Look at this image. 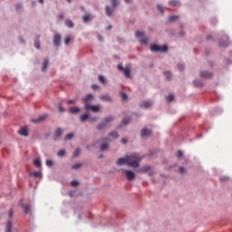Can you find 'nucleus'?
<instances>
[{
    "instance_id": "ddd939ff",
    "label": "nucleus",
    "mask_w": 232,
    "mask_h": 232,
    "mask_svg": "<svg viewBox=\"0 0 232 232\" xmlns=\"http://www.w3.org/2000/svg\"><path fill=\"white\" fill-rule=\"evenodd\" d=\"M53 44H54V46H59V44H61V35L60 34H55L54 35Z\"/></svg>"
},
{
    "instance_id": "6ab92c4d",
    "label": "nucleus",
    "mask_w": 232,
    "mask_h": 232,
    "mask_svg": "<svg viewBox=\"0 0 232 232\" xmlns=\"http://www.w3.org/2000/svg\"><path fill=\"white\" fill-rule=\"evenodd\" d=\"M5 232H12V221L10 220L5 225Z\"/></svg>"
},
{
    "instance_id": "6e6552de",
    "label": "nucleus",
    "mask_w": 232,
    "mask_h": 232,
    "mask_svg": "<svg viewBox=\"0 0 232 232\" xmlns=\"http://www.w3.org/2000/svg\"><path fill=\"white\" fill-rule=\"evenodd\" d=\"M108 142H110V139L104 138L102 140V143L101 145V150L102 151H106V150H108Z\"/></svg>"
},
{
    "instance_id": "a19ab883",
    "label": "nucleus",
    "mask_w": 232,
    "mask_h": 232,
    "mask_svg": "<svg viewBox=\"0 0 232 232\" xmlns=\"http://www.w3.org/2000/svg\"><path fill=\"white\" fill-rule=\"evenodd\" d=\"M70 139H73V133H69L65 136V140H70Z\"/></svg>"
},
{
    "instance_id": "de8ad7c7",
    "label": "nucleus",
    "mask_w": 232,
    "mask_h": 232,
    "mask_svg": "<svg viewBox=\"0 0 232 232\" xmlns=\"http://www.w3.org/2000/svg\"><path fill=\"white\" fill-rule=\"evenodd\" d=\"M113 8H117V0H111Z\"/></svg>"
},
{
    "instance_id": "4468645a",
    "label": "nucleus",
    "mask_w": 232,
    "mask_h": 232,
    "mask_svg": "<svg viewBox=\"0 0 232 232\" xmlns=\"http://www.w3.org/2000/svg\"><path fill=\"white\" fill-rule=\"evenodd\" d=\"M47 117H48V114H45V115L40 116L37 119H34L31 121L32 122H43V121H44V119H47Z\"/></svg>"
},
{
    "instance_id": "2f4dec72",
    "label": "nucleus",
    "mask_w": 232,
    "mask_h": 232,
    "mask_svg": "<svg viewBox=\"0 0 232 232\" xmlns=\"http://www.w3.org/2000/svg\"><path fill=\"white\" fill-rule=\"evenodd\" d=\"M23 208H24V213H30V206L24 205Z\"/></svg>"
},
{
    "instance_id": "2eb2a0df",
    "label": "nucleus",
    "mask_w": 232,
    "mask_h": 232,
    "mask_svg": "<svg viewBox=\"0 0 232 232\" xmlns=\"http://www.w3.org/2000/svg\"><path fill=\"white\" fill-rule=\"evenodd\" d=\"M69 111L72 113V115H75V113H79V111H81V109L79 107H72L69 109Z\"/></svg>"
},
{
    "instance_id": "f704fd0d",
    "label": "nucleus",
    "mask_w": 232,
    "mask_h": 232,
    "mask_svg": "<svg viewBox=\"0 0 232 232\" xmlns=\"http://www.w3.org/2000/svg\"><path fill=\"white\" fill-rule=\"evenodd\" d=\"M164 75L166 76L167 81L171 79V73L169 72H165Z\"/></svg>"
},
{
    "instance_id": "58836bf2",
    "label": "nucleus",
    "mask_w": 232,
    "mask_h": 232,
    "mask_svg": "<svg viewBox=\"0 0 232 232\" xmlns=\"http://www.w3.org/2000/svg\"><path fill=\"white\" fill-rule=\"evenodd\" d=\"M130 118H123L122 121H121V124H129L130 123Z\"/></svg>"
},
{
    "instance_id": "393cba45",
    "label": "nucleus",
    "mask_w": 232,
    "mask_h": 232,
    "mask_svg": "<svg viewBox=\"0 0 232 232\" xmlns=\"http://www.w3.org/2000/svg\"><path fill=\"white\" fill-rule=\"evenodd\" d=\"M169 5H170L171 6H180V3H179V1H177V0H172V1H170V2H169Z\"/></svg>"
},
{
    "instance_id": "412c9836",
    "label": "nucleus",
    "mask_w": 232,
    "mask_h": 232,
    "mask_svg": "<svg viewBox=\"0 0 232 232\" xmlns=\"http://www.w3.org/2000/svg\"><path fill=\"white\" fill-rule=\"evenodd\" d=\"M109 137H111L112 139H119V133H117V131H111L109 133Z\"/></svg>"
},
{
    "instance_id": "5701e85b",
    "label": "nucleus",
    "mask_w": 232,
    "mask_h": 232,
    "mask_svg": "<svg viewBox=\"0 0 232 232\" xmlns=\"http://www.w3.org/2000/svg\"><path fill=\"white\" fill-rule=\"evenodd\" d=\"M105 11H106V14L109 16L111 15V14H113V9H111L110 6H106Z\"/></svg>"
},
{
    "instance_id": "ea45409f",
    "label": "nucleus",
    "mask_w": 232,
    "mask_h": 232,
    "mask_svg": "<svg viewBox=\"0 0 232 232\" xmlns=\"http://www.w3.org/2000/svg\"><path fill=\"white\" fill-rule=\"evenodd\" d=\"M71 186H72V188H76V186H79V181H77V180H72V181L71 182Z\"/></svg>"
},
{
    "instance_id": "473e14b6",
    "label": "nucleus",
    "mask_w": 232,
    "mask_h": 232,
    "mask_svg": "<svg viewBox=\"0 0 232 232\" xmlns=\"http://www.w3.org/2000/svg\"><path fill=\"white\" fill-rule=\"evenodd\" d=\"M136 37H144V32L137 31L135 34Z\"/></svg>"
},
{
    "instance_id": "c756f323",
    "label": "nucleus",
    "mask_w": 232,
    "mask_h": 232,
    "mask_svg": "<svg viewBox=\"0 0 232 232\" xmlns=\"http://www.w3.org/2000/svg\"><path fill=\"white\" fill-rule=\"evenodd\" d=\"M58 157H64V155H66V150H60L59 151H58Z\"/></svg>"
},
{
    "instance_id": "1a4fd4ad",
    "label": "nucleus",
    "mask_w": 232,
    "mask_h": 232,
    "mask_svg": "<svg viewBox=\"0 0 232 232\" xmlns=\"http://www.w3.org/2000/svg\"><path fill=\"white\" fill-rule=\"evenodd\" d=\"M18 135H21L22 137H28V128L27 127H22L18 130Z\"/></svg>"
},
{
    "instance_id": "338daca9",
    "label": "nucleus",
    "mask_w": 232,
    "mask_h": 232,
    "mask_svg": "<svg viewBox=\"0 0 232 232\" xmlns=\"http://www.w3.org/2000/svg\"><path fill=\"white\" fill-rule=\"evenodd\" d=\"M125 3H130V0H125Z\"/></svg>"
},
{
    "instance_id": "9b49d317",
    "label": "nucleus",
    "mask_w": 232,
    "mask_h": 232,
    "mask_svg": "<svg viewBox=\"0 0 232 232\" xmlns=\"http://www.w3.org/2000/svg\"><path fill=\"white\" fill-rule=\"evenodd\" d=\"M140 135L141 137H150V135H151V130L144 128L141 130Z\"/></svg>"
},
{
    "instance_id": "f03ea898",
    "label": "nucleus",
    "mask_w": 232,
    "mask_h": 232,
    "mask_svg": "<svg viewBox=\"0 0 232 232\" xmlns=\"http://www.w3.org/2000/svg\"><path fill=\"white\" fill-rule=\"evenodd\" d=\"M115 118L113 116L104 118L103 121L97 126V130H104V128L108 126V123L111 122Z\"/></svg>"
},
{
    "instance_id": "b1692460",
    "label": "nucleus",
    "mask_w": 232,
    "mask_h": 232,
    "mask_svg": "<svg viewBox=\"0 0 232 232\" xmlns=\"http://www.w3.org/2000/svg\"><path fill=\"white\" fill-rule=\"evenodd\" d=\"M88 119H90V116L88 114H82L81 117H80V121L82 122H84V121H88Z\"/></svg>"
},
{
    "instance_id": "5fc2aeb1",
    "label": "nucleus",
    "mask_w": 232,
    "mask_h": 232,
    "mask_svg": "<svg viewBox=\"0 0 232 232\" xmlns=\"http://www.w3.org/2000/svg\"><path fill=\"white\" fill-rule=\"evenodd\" d=\"M118 70H120V72H124V67H122V65L121 64H119L118 65Z\"/></svg>"
},
{
    "instance_id": "4d7b16f0",
    "label": "nucleus",
    "mask_w": 232,
    "mask_h": 232,
    "mask_svg": "<svg viewBox=\"0 0 232 232\" xmlns=\"http://www.w3.org/2000/svg\"><path fill=\"white\" fill-rule=\"evenodd\" d=\"M179 173H186V169L182 167L179 169Z\"/></svg>"
},
{
    "instance_id": "a18cd8bd",
    "label": "nucleus",
    "mask_w": 232,
    "mask_h": 232,
    "mask_svg": "<svg viewBox=\"0 0 232 232\" xmlns=\"http://www.w3.org/2000/svg\"><path fill=\"white\" fill-rule=\"evenodd\" d=\"M72 42V38L71 37H66L64 40V43L66 45L70 44V43Z\"/></svg>"
},
{
    "instance_id": "39448f33",
    "label": "nucleus",
    "mask_w": 232,
    "mask_h": 232,
    "mask_svg": "<svg viewBox=\"0 0 232 232\" xmlns=\"http://www.w3.org/2000/svg\"><path fill=\"white\" fill-rule=\"evenodd\" d=\"M87 111H93V113H99L101 111V107L99 105H87L84 107Z\"/></svg>"
},
{
    "instance_id": "0eeeda50",
    "label": "nucleus",
    "mask_w": 232,
    "mask_h": 232,
    "mask_svg": "<svg viewBox=\"0 0 232 232\" xmlns=\"http://www.w3.org/2000/svg\"><path fill=\"white\" fill-rule=\"evenodd\" d=\"M100 101H102V102H111L112 99L110 94H102L99 97Z\"/></svg>"
},
{
    "instance_id": "bf43d9fd",
    "label": "nucleus",
    "mask_w": 232,
    "mask_h": 232,
    "mask_svg": "<svg viewBox=\"0 0 232 232\" xmlns=\"http://www.w3.org/2000/svg\"><path fill=\"white\" fill-rule=\"evenodd\" d=\"M58 109H59L60 113L64 112V109L63 108V106L59 105Z\"/></svg>"
},
{
    "instance_id": "cd10ccee",
    "label": "nucleus",
    "mask_w": 232,
    "mask_h": 232,
    "mask_svg": "<svg viewBox=\"0 0 232 232\" xmlns=\"http://www.w3.org/2000/svg\"><path fill=\"white\" fill-rule=\"evenodd\" d=\"M65 24L68 26V28H73V23L70 20H66Z\"/></svg>"
},
{
    "instance_id": "6e6d98bb",
    "label": "nucleus",
    "mask_w": 232,
    "mask_h": 232,
    "mask_svg": "<svg viewBox=\"0 0 232 232\" xmlns=\"http://www.w3.org/2000/svg\"><path fill=\"white\" fill-rule=\"evenodd\" d=\"M76 102H77V101H75V100H69V101L67 102V104H75Z\"/></svg>"
},
{
    "instance_id": "8fccbe9b",
    "label": "nucleus",
    "mask_w": 232,
    "mask_h": 232,
    "mask_svg": "<svg viewBox=\"0 0 232 232\" xmlns=\"http://www.w3.org/2000/svg\"><path fill=\"white\" fill-rule=\"evenodd\" d=\"M157 8L160 12V14H164V8L162 6L158 5Z\"/></svg>"
},
{
    "instance_id": "79ce46f5",
    "label": "nucleus",
    "mask_w": 232,
    "mask_h": 232,
    "mask_svg": "<svg viewBox=\"0 0 232 232\" xmlns=\"http://www.w3.org/2000/svg\"><path fill=\"white\" fill-rule=\"evenodd\" d=\"M34 46H35V48H37V50H39L41 48V43L39 42V40L35 41Z\"/></svg>"
},
{
    "instance_id": "4c0bfd02",
    "label": "nucleus",
    "mask_w": 232,
    "mask_h": 232,
    "mask_svg": "<svg viewBox=\"0 0 232 232\" xmlns=\"http://www.w3.org/2000/svg\"><path fill=\"white\" fill-rule=\"evenodd\" d=\"M82 21L83 23H88V21H90V14L82 16Z\"/></svg>"
},
{
    "instance_id": "774afa93",
    "label": "nucleus",
    "mask_w": 232,
    "mask_h": 232,
    "mask_svg": "<svg viewBox=\"0 0 232 232\" xmlns=\"http://www.w3.org/2000/svg\"><path fill=\"white\" fill-rule=\"evenodd\" d=\"M69 3H72V0H67Z\"/></svg>"
},
{
    "instance_id": "bb28decb",
    "label": "nucleus",
    "mask_w": 232,
    "mask_h": 232,
    "mask_svg": "<svg viewBox=\"0 0 232 232\" xmlns=\"http://www.w3.org/2000/svg\"><path fill=\"white\" fill-rule=\"evenodd\" d=\"M34 164L36 168H41V160L39 159L34 160Z\"/></svg>"
},
{
    "instance_id": "49530a36",
    "label": "nucleus",
    "mask_w": 232,
    "mask_h": 232,
    "mask_svg": "<svg viewBox=\"0 0 232 232\" xmlns=\"http://www.w3.org/2000/svg\"><path fill=\"white\" fill-rule=\"evenodd\" d=\"M53 165V162L50 160H46V166H48L49 168L52 167Z\"/></svg>"
},
{
    "instance_id": "3c124183",
    "label": "nucleus",
    "mask_w": 232,
    "mask_h": 232,
    "mask_svg": "<svg viewBox=\"0 0 232 232\" xmlns=\"http://www.w3.org/2000/svg\"><path fill=\"white\" fill-rule=\"evenodd\" d=\"M219 46H227V42H220L219 41Z\"/></svg>"
},
{
    "instance_id": "c85d7f7f",
    "label": "nucleus",
    "mask_w": 232,
    "mask_h": 232,
    "mask_svg": "<svg viewBox=\"0 0 232 232\" xmlns=\"http://www.w3.org/2000/svg\"><path fill=\"white\" fill-rule=\"evenodd\" d=\"M98 79H99L100 82H102V84H106V78H104V76L100 75L98 77Z\"/></svg>"
},
{
    "instance_id": "e2e57ef3",
    "label": "nucleus",
    "mask_w": 232,
    "mask_h": 232,
    "mask_svg": "<svg viewBox=\"0 0 232 232\" xmlns=\"http://www.w3.org/2000/svg\"><path fill=\"white\" fill-rule=\"evenodd\" d=\"M121 142H122V144H126V142H128V140L122 139V140H121Z\"/></svg>"
},
{
    "instance_id": "13d9d810",
    "label": "nucleus",
    "mask_w": 232,
    "mask_h": 232,
    "mask_svg": "<svg viewBox=\"0 0 232 232\" xmlns=\"http://www.w3.org/2000/svg\"><path fill=\"white\" fill-rule=\"evenodd\" d=\"M92 90H99V85H97V84H92Z\"/></svg>"
},
{
    "instance_id": "864d4df0",
    "label": "nucleus",
    "mask_w": 232,
    "mask_h": 232,
    "mask_svg": "<svg viewBox=\"0 0 232 232\" xmlns=\"http://www.w3.org/2000/svg\"><path fill=\"white\" fill-rule=\"evenodd\" d=\"M178 69L180 71V72H182V70H184V65H182V64H178Z\"/></svg>"
},
{
    "instance_id": "f3484780",
    "label": "nucleus",
    "mask_w": 232,
    "mask_h": 232,
    "mask_svg": "<svg viewBox=\"0 0 232 232\" xmlns=\"http://www.w3.org/2000/svg\"><path fill=\"white\" fill-rule=\"evenodd\" d=\"M151 104H153L151 102L147 101V102H142L140 103L141 108H150V106H151Z\"/></svg>"
},
{
    "instance_id": "69168bd1",
    "label": "nucleus",
    "mask_w": 232,
    "mask_h": 232,
    "mask_svg": "<svg viewBox=\"0 0 232 232\" xmlns=\"http://www.w3.org/2000/svg\"><path fill=\"white\" fill-rule=\"evenodd\" d=\"M39 3H41V5H43L44 3V0H38Z\"/></svg>"
},
{
    "instance_id": "7c9ffc66",
    "label": "nucleus",
    "mask_w": 232,
    "mask_h": 232,
    "mask_svg": "<svg viewBox=\"0 0 232 232\" xmlns=\"http://www.w3.org/2000/svg\"><path fill=\"white\" fill-rule=\"evenodd\" d=\"M168 102H172V101L175 99V96H173L172 94L169 95L166 97Z\"/></svg>"
},
{
    "instance_id": "603ef678",
    "label": "nucleus",
    "mask_w": 232,
    "mask_h": 232,
    "mask_svg": "<svg viewBox=\"0 0 232 232\" xmlns=\"http://www.w3.org/2000/svg\"><path fill=\"white\" fill-rule=\"evenodd\" d=\"M177 157H178V159H180V157H182V151L181 150H178Z\"/></svg>"
},
{
    "instance_id": "4be33fe9",
    "label": "nucleus",
    "mask_w": 232,
    "mask_h": 232,
    "mask_svg": "<svg viewBox=\"0 0 232 232\" xmlns=\"http://www.w3.org/2000/svg\"><path fill=\"white\" fill-rule=\"evenodd\" d=\"M46 68H48V59H44V61L43 63V66H42V71L44 72V70H46Z\"/></svg>"
},
{
    "instance_id": "052dcab7",
    "label": "nucleus",
    "mask_w": 232,
    "mask_h": 232,
    "mask_svg": "<svg viewBox=\"0 0 232 232\" xmlns=\"http://www.w3.org/2000/svg\"><path fill=\"white\" fill-rule=\"evenodd\" d=\"M14 7L16 8V10H20V8H21V4H16V5H14Z\"/></svg>"
},
{
    "instance_id": "0e129e2a",
    "label": "nucleus",
    "mask_w": 232,
    "mask_h": 232,
    "mask_svg": "<svg viewBox=\"0 0 232 232\" xmlns=\"http://www.w3.org/2000/svg\"><path fill=\"white\" fill-rule=\"evenodd\" d=\"M59 19H64V14H59Z\"/></svg>"
},
{
    "instance_id": "f257e3e1",
    "label": "nucleus",
    "mask_w": 232,
    "mask_h": 232,
    "mask_svg": "<svg viewBox=\"0 0 232 232\" xmlns=\"http://www.w3.org/2000/svg\"><path fill=\"white\" fill-rule=\"evenodd\" d=\"M142 160L138 154H132L130 156H127V165L130 166V168H139V163Z\"/></svg>"
},
{
    "instance_id": "72a5a7b5",
    "label": "nucleus",
    "mask_w": 232,
    "mask_h": 232,
    "mask_svg": "<svg viewBox=\"0 0 232 232\" xmlns=\"http://www.w3.org/2000/svg\"><path fill=\"white\" fill-rule=\"evenodd\" d=\"M79 155H81V149H77L74 153H73V157L74 159L79 157Z\"/></svg>"
},
{
    "instance_id": "680f3d73",
    "label": "nucleus",
    "mask_w": 232,
    "mask_h": 232,
    "mask_svg": "<svg viewBox=\"0 0 232 232\" xmlns=\"http://www.w3.org/2000/svg\"><path fill=\"white\" fill-rule=\"evenodd\" d=\"M89 121H91V122H95V121H97V118L92 117V118H90Z\"/></svg>"
},
{
    "instance_id": "423d86ee",
    "label": "nucleus",
    "mask_w": 232,
    "mask_h": 232,
    "mask_svg": "<svg viewBox=\"0 0 232 232\" xmlns=\"http://www.w3.org/2000/svg\"><path fill=\"white\" fill-rule=\"evenodd\" d=\"M93 100V94H87L83 99L82 102L84 104V108L90 106V102Z\"/></svg>"
},
{
    "instance_id": "c9c22d12",
    "label": "nucleus",
    "mask_w": 232,
    "mask_h": 232,
    "mask_svg": "<svg viewBox=\"0 0 232 232\" xmlns=\"http://www.w3.org/2000/svg\"><path fill=\"white\" fill-rule=\"evenodd\" d=\"M81 166H82V164L81 163H76L74 165L72 166V169H79V168H81Z\"/></svg>"
},
{
    "instance_id": "dca6fc26",
    "label": "nucleus",
    "mask_w": 232,
    "mask_h": 232,
    "mask_svg": "<svg viewBox=\"0 0 232 232\" xmlns=\"http://www.w3.org/2000/svg\"><path fill=\"white\" fill-rule=\"evenodd\" d=\"M30 175H33L35 179H42L43 178V173L41 171H34L31 173Z\"/></svg>"
},
{
    "instance_id": "09e8293b",
    "label": "nucleus",
    "mask_w": 232,
    "mask_h": 232,
    "mask_svg": "<svg viewBox=\"0 0 232 232\" xmlns=\"http://www.w3.org/2000/svg\"><path fill=\"white\" fill-rule=\"evenodd\" d=\"M8 216H9V218H12V217H14V210L13 209H9Z\"/></svg>"
},
{
    "instance_id": "e433bc0d",
    "label": "nucleus",
    "mask_w": 232,
    "mask_h": 232,
    "mask_svg": "<svg viewBox=\"0 0 232 232\" xmlns=\"http://www.w3.org/2000/svg\"><path fill=\"white\" fill-rule=\"evenodd\" d=\"M121 101H128V94L121 92Z\"/></svg>"
},
{
    "instance_id": "a211bd4d",
    "label": "nucleus",
    "mask_w": 232,
    "mask_h": 232,
    "mask_svg": "<svg viewBox=\"0 0 232 232\" xmlns=\"http://www.w3.org/2000/svg\"><path fill=\"white\" fill-rule=\"evenodd\" d=\"M123 73L125 77H127V79H130V77H131V71H130V68H125L123 70Z\"/></svg>"
},
{
    "instance_id": "9d476101",
    "label": "nucleus",
    "mask_w": 232,
    "mask_h": 232,
    "mask_svg": "<svg viewBox=\"0 0 232 232\" xmlns=\"http://www.w3.org/2000/svg\"><path fill=\"white\" fill-rule=\"evenodd\" d=\"M116 164L118 166H122L124 164H128V157L126 156L125 158H120L117 161Z\"/></svg>"
},
{
    "instance_id": "f8f14e48",
    "label": "nucleus",
    "mask_w": 232,
    "mask_h": 232,
    "mask_svg": "<svg viewBox=\"0 0 232 232\" xmlns=\"http://www.w3.org/2000/svg\"><path fill=\"white\" fill-rule=\"evenodd\" d=\"M200 77L203 79H209L210 77H213V74L209 72L204 71L200 72Z\"/></svg>"
},
{
    "instance_id": "20e7f679",
    "label": "nucleus",
    "mask_w": 232,
    "mask_h": 232,
    "mask_svg": "<svg viewBox=\"0 0 232 232\" xmlns=\"http://www.w3.org/2000/svg\"><path fill=\"white\" fill-rule=\"evenodd\" d=\"M123 173H125V177L127 179V180H135V172L131 171V170H127V169H123L122 170Z\"/></svg>"
},
{
    "instance_id": "c03bdc74",
    "label": "nucleus",
    "mask_w": 232,
    "mask_h": 232,
    "mask_svg": "<svg viewBox=\"0 0 232 232\" xmlns=\"http://www.w3.org/2000/svg\"><path fill=\"white\" fill-rule=\"evenodd\" d=\"M141 44H148V38H142L140 40Z\"/></svg>"
},
{
    "instance_id": "7ed1b4c3",
    "label": "nucleus",
    "mask_w": 232,
    "mask_h": 232,
    "mask_svg": "<svg viewBox=\"0 0 232 232\" xmlns=\"http://www.w3.org/2000/svg\"><path fill=\"white\" fill-rule=\"evenodd\" d=\"M150 50L151 52H168V45L159 46L158 44H152Z\"/></svg>"
},
{
    "instance_id": "a878e982",
    "label": "nucleus",
    "mask_w": 232,
    "mask_h": 232,
    "mask_svg": "<svg viewBox=\"0 0 232 232\" xmlns=\"http://www.w3.org/2000/svg\"><path fill=\"white\" fill-rule=\"evenodd\" d=\"M147 171H150V167H142L141 169H140V173H147Z\"/></svg>"
},
{
    "instance_id": "37998d69",
    "label": "nucleus",
    "mask_w": 232,
    "mask_h": 232,
    "mask_svg": "<svg viewBox=\"0 0 232 232\" xmlns=\"http://www.w3.org/2000/svg\"><path fill=\"white\" fill-rule=\"evenodd\" d=\"M177 19H179V15H172V16H169V21H175V20H177Z\"/></svg>"
},
{
    "instance_id": "aec40b11",
    "label": "nucleus",
    "mask_w": 232,
    "mask_h": 232,
    "mask_svg": "<svg viewBox=\"0 0 232 232\" xmlns=\"http://www.w3.org/2000/svg\"><path fill=\"white\" fill-rule=\"evenodd\" d=\"M63 135V130L57 129L54 132V139H59Z\"/></svg>"
}]
</instances>
